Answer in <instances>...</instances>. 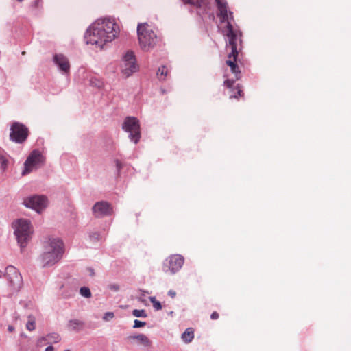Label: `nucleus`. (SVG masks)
I'll use <instances>...</instances> for the list:
<instances>
[{"label": "nucleus", "instance_id": "nucleus-1", "mask_svg": "<svg viewBox=\"0 0 351 351\" xmlns=\"http://www.w3.org/2000/svg\"><path fill=\"white\" fill-rule=\"evenodd\" d=\"M119 32V25L110 19H98L87 29L85 40L87 44L102 48L106 43L112 41Z\"/></svg>", "mask_w": 351, "mask_h": 351}, {"label": "nucleus", "instance_id": "nucleus-2", "mask_svg": "<svg viewBox=\"0 0 351 351\" xmlns=\"http://www.w3.org/2000/svg\"><path fill=\"white\" fill-rule=\"evenodd\" d=\"M226 35L228 38L226 49L227 51H230L226 62L230 67L232 73L235 75L236 80H238L240 71L237 64V58L239 53L238 47L241 43L242 34L239 30L234 29L232 24L228 22L226 28Z\"/></svg>", "mask_w": 351, "mask_h": 351}, {"label": "nucleus", "instance_id": "nucleus-3", "mask_svg": "<svg viewBox=\"0 0 351 351\" xmlns=\"http://www.w3.org/2000/svg\"><path fill=\"white\" fill-rule=\"evenodd\" d=\"M64 254L63 243L58 239H49L39 258L42 267H50L58 263Z\"/></svg>", "mask_w": 351, "mask_h": 351}, {"label": "nucleus", "instance_id": "nucleus-4", "mask_svg": "<svg viewBox=\"0 0 351 351\" xmlns=\"http://www.w3.org/2000/svg\"><path fill=\"white\" fill-rule=\"evenodd\" d=\"M138 38L141 48L149 51L158 43V37L147 23L138 24L137 27Z\"/></svg>", "mask_w": 351, "mask_h": 351}, {"label": "nucleus", "instance_id": "nucleus-5", "mask_svg": "<svg viewBox=\"0 0 351 351\" xmlns=\"http://www.w3.org/2000/svg\"><path fill=\"white\" fill-rule=\"evenodd\" d=\"M13 226L18 243L21 248L25 247L33 232L30 221L27 219H20L13 223Z\"/></svg>", "mask_w": 351, "mask_h": 351}, {"label": "nucleus", "instance_id": "nucleus-6", "mask_svg": "<svg viewBox=\"0 0 351 351\" xmlns=\"http://www.w3.org/2000/svg\"><path fill=\"white\" fill-rule=\"evenodd\" d=\"M45 158L38 150H34L27 157L24 164V170L22 172L23 176H25L43 165Z\"/></svg>", "mask_w": 351, "mask_h": 351}, {"label": "nucleus", "instance_id": "nucleus-7", "mask_svg": "<svg viewBox=\"0 0 351 351\" xmlns=\"http://www.w3.org/2000/svg\"><path fill=\"white\" fill-rule=\"evenodd\" d=\"M123 130L130 133V138L134 143H137L141 138L140 125L138 120L133 117H127L122 125Z\"/></svg>", "mask_w": 351, "mask_h": 351}, {"label": "nucleus", "instance_id": "nucleus-8", "mask_svg": "<svg viewBox=\"0 0 351 351\" xmlns=\"http://www.w3.org/2000/svg\"><path fill=\"white\" fill-rule=\"evenodd\" d=\"M29 135L28 128L19 122H14L10 128V138L11 141L23 143L26 141Z\"/></svg>", "mask_w": 351, "mask_h": 351}, {"label": "nucleus", "instance_id": "nucleus-9", "mask_svg": "<svg viewBox=\"0 0 351 351\" xmlns=\"http://www.w3.org/2000/svg\"><path fill=\"white\" fill-rule=\"evenodd\" d=\"M23 204L37 213H41L47 206V198L45 195H33L23 199Z\"/></svg>", "mask_w": 351, "mask_h": 351}, {"label": "nucleus", "instance_id": "nucleus-10", "mask_svg": "<svg viewBox=\"0 0 351 351\" xmlns=\"http://www.w3.org/2000/svg\"><path fill=\"white\" fill-rule=\"evenodd\" d=\"M10 285L14 291H19L23 285V279L18 269L12 265L5 269V274Z\"/></svg>", "mask_w": 351, "mask_h": 351}, {"label": "nucleus", "instance_id": "nucleus-11", "mask_svg": "<svg viewBox=\"0 0 351 351\" xmlns=\"http://www.w3.org/2000/svg\"><path fill=\"white\" fill-rule=\"evenodd\" d=\"M184 258L179 254L169 256L163 263V271L166 273L170 271L171 274L176 273L182 267Z\"/></svg>", "mask_w": 351, "mask_h": 351}, {"label": "nucleus", "instance_id": "nucleus-12", "mask_svg": "<svg viewBox=\"0 0 351 351\" xmlns=\"http://www.w3.org/2000/svg\"><path fill=\"white\" fill-rule=\"evenodd\" d=\"M138 66L136 63V58L132 51H128L123 58L121 71L126 76L129 77L136 72Z\"/></svg>", "mask_w": 351, "mask_h": 351}, {"label": "nucleus", "instance_id": "nucleus-13", "mask_svg": "<svg viewBox=\"0 0 351 351\" xmlns=\"http://www.w3.org/2000/svg\"><path fill=\"white\" fill-rule=\"evenodd\" d=\"M93 215L96 217H103L105 216L111 215L113 213V209L111 205L105 201L97 202L93 207Z\"/></svg>", "mask_w": 351, "mask_h": 351}, {"label": "nucleus", "instance_id": "nucleus-14", "mask_svg": "<svg viewBox=\"0 0 351 351\" xmlns=\"http://www.w3.org/2000/svg\"><path fill=\"white\" fill-rule=\"evenodd\" d=\"M53 61L63 73L67 74L69 73L70 63L64 55L61 53L56 54L53 56Z\"/></svg>", "mask_w": 351, "mask_h": 351}, {"label": "nucleus", "instance_id": "nucleus-15", "mask_svg": "<svg viewBox=\"0 0 351 351\" xmlns=\"http://www.w3.org/2000/svg\"><path fill=\"white\" fill-rule=\"evenodd\" d=\"M218 10L219 12V16L221 17L222 21H227L228 23L229 19H232V13L228 11V4L224 0H215ZM229 23H230L229 21Z\"/></svg>", "mask_w": 351, "mask_h": 351}, {"label": "nucleus", "instance_id": "nucleus-16", "mask_svg": "<svg viewBox=\"0 0 351 351\" xmlns=\"http://www.w3.org/2000/svg\"><path fill=\"white\" fill-rule=\"evenodd\" d=\"M127 339L131 343H135L138 345H141L146 348L149 347L152 344V341L144 334L128 336Z\"/></svg>", "mask_w": 351, "mask_h": 351}, {"label": "nucleus", "instance_id": "nucleus-17", "mask_svg": "<svg viewBox=\"0 0 351 351\" xmlns=\"http://www.w3.org/2000/svg\"><path fill=\"white\" fill-rule=\"evenodd\" d=\"M224 86L230 90V98H237L238 96L242 95V90L239 84H237V86H234V80H231L227 79L224 81Z\"/></svg>", "mask_w": 351, "mask_h": 351}, {"label": "nucleus", "instance_id": "nucleus-18", "mask_svg": "<svg viewBox=\"0 0 351 351\" xmlns=\"http://www.w3.org/2000/svg\"><path fill=\"white\" fill-rule=\"evenodd\" d=\"M60 341V337L57 333L49 334L45 337H42L38 340V346L43 344L56 343Z\"/></svg>", "mask_w": 351, "mask_h": 351}, {"label": "nucleus", "instance_id": "nucleus-19", "mask_svg": "<svg viewBox=\"0 0 351 351\" xmlns=\"http://www.w3.org/2000/svg\"><path fill=\"white\" fill-rule=\"evenodd\" d=\"M84 322L78 319L70 320L68 324V327L71 330L78 331L84 327Z\"/></svg>", "mask_w": 351, "mask_h": 351}, {"label": "nucleus", "instance_id": "nucleus-20", "mask_svg": "<svg viewBox=\"0 0 351 351\" xmlns=\"http://www.w3.org/2000/svg\"><path fill=\"white\" fill-rule=\"evenodd\" d=\"M194 338V330L188 328L182 335V339L185 343H190Z\"/></svg>", "mask_w": 351, "mask_h": 351}, {"label": "nucleus", "instance_id": "nucleus-21", "mask_svg": "<svg viewBox=\"0 0 351 351\" xmlns=\"http://www.w3.org/2000/svg\"><path fill=\"white\" fill-rule=\"evenodd\" d=\"M168 74H169V69L166 66H162L159 67L158 69L157 73H156L157 77L160 81L165 80Z\"/></svg>", "mask_w": 351, "mask_h": 351}, {"label": "nucleus", "instance_id": "nucleus-22", "mask_svg": "<svg viewBox=\"0 0 351 351\" xmlns=\"http://www.w3.org/2000/svg\"><path fill=\"white\" fill-rule=\"evenodd\" d=\"M35 325H36V322H35L34 317L31 316V315L29 316L28 321L26 324V328L29 331H32L35 329Z\"/></svg>", "mask_w": 351, "mask_h": 351}, {"label": "nucleus", "instance_id": "nucleus-23", "mask_svg": "<svg viewBox=\"0 0 351 351\" xmlns=\"http://www.w3.org/2000/svg\"><path fill=\"white\" fill-rule=\"evenodd\" d=\"M149 300L152 302L154 308L156 311H159L162 309V305L159 301H158L155 297H149Z\"/></svg>", "mask_w": 351, "mask_h": 351}, {"label": "nucleus", "instance_id": "nucleus-24", "mask_svg": "<svg viewBox=\"0 0 351 351\" xmlns=\"http://www.w3.org/2000/svg\"><path fill=\"white\" fill-rule=\"evenodd\" d=\"M80 293L84 298H89L91 297V292L88 287H82L80 289Z\"/></svg>", "mask_w": 351, "mask_h": 351}, {"label": "nucleus", "instance_id": "nucleus-25", "mask_svg": "<svg viewBox=\"0 0 351 351\" xmlns=\"http://www.w3.org/2000/svg\"><path fill=\"white\" fill-rule=\"evenodd\" d=\"M132 315L136 317H147L145 311L143 309H141V310L134 309L132 311Z\"/></svg>", "mask_w": 351, "mask_h": 351}, {"label": "nucleus", "instance_id": "nucleus-26", "mask_svg": "<svg viewBox=\"0 0 351 351\" xmlns=\"http://www.w3.org/2000/svg\"><path fill=\"white\" fill-rule=\"evenodd\" d=\"M43 5V0H34V2L32 3V7L34 9H39L42 8Z\"/></svg>", "mask_w": 351, "mask_h": 351}, {"label": "nucleus", "instance_id": "nucleus-27", "mask_svg": "<svg viewBox=\"0 0 351 351\" xmlns=\"http://www.w3.org/2000/svg\"><path fill=\"white\" fill-rule=\"evenodd\" d=\"M0 163L3 169H5L8 166V160L3 156H0Z\"/></svg>", "mask_w": 351, "mask_h": 351}, {"label": "nucleus", "instance_id": "nucleus-28", "mask_svg": "<svg viewBox=\"0 0 351 351\" xmlns=\"http://www.w3.org/2000/svg\"><path fill=\"white\" fill-rule=\"evenodd\" d=\"M145 325H146V322H142V321H140L138 319H135L134 322L133 328H141V327L145 326Z\"/></svg>", "mask_w": 351, "mask_h": 351}, {"label": "nucleus", "instance_id": "nucleus-29", "mask_svg": "<svg viewBox=\"0 0 351 351\" xmlns=\"http://www.w3.org/2000/svg\"><path fill=\"white\" fill-rule=\"evenodd\" d=\"M204 0H189V2L191 4L196 5L197 7H200L202 4L204 3Z\"/></svg>", "mask_w": 351, "mask_h": 351}, {"label": "nucleus", "instance_id": "nucleus-30", "mask_svg": "<svg viewBox=\"0 0 351 351\" xmlns=\"http://www.w3.org/2000/svg\"><path fill=\"white\" fill-rule=\"evenodd\" d=\"M113 317H114V313L112 312H108V313H105L103 319L105 321H108L110 319H112Z\"/></svg>", "mask_w": 351, "mask_h": 351}, {"label": "nucleus", "instance_id": "nucleus-31", "mask_svg": "<svg viewBox=\"0 0 351 351\" xmlns=\"http://www.w3.org/2000/svg\"><path fill=\"white\" fill-rule=\"evenodd\" d=\"M219 317V315L217 312L216 311H214L211 315H210V318L213 320H215V319H217Z\"/></svg>", "mask_w": 351, "mask_h": 351}, {"label": "nucleus", "instance_id": "nucleus-32", "mask_svg": "<svg viewBox=\"0 0 351 351\" xmlns=\"http://www.w3.org/2000/svg\"><path fill=\"white\" fill-rule=\"evenodd\" d=\"M168 295L172 298H174L176 296V292L174 290H169L168 291Z\"/></svg>", "mask_w": 351, "mask_h": 351}, {"label": "nucleus", "instance_id": "nucleus-33", "mask_svg": "<svg viewBox=\"0 0 351 351\" xmlns=\"http://www.w3.org/2000/svg\"><path fill=\"white\" fill-rule=\"evenodd\" d=\"M45 351H54V348L52 346H49L46 348Z\"/></svg>", "mask_w": 351, "mask_h": 351}, {"label": "nucleus", "instance_id": "nucleus-34", "mask_svg": "<svg viewBox=\"0 0 351 351\" xmlns=\"http://www.w3.org/2000/svg\"><path fill=\"white\" fill-rule=\"evenodd\" d=\"M8 329L9 332H13L14 330V328L12 326H9Z\"/></svg>", "mask_w": 351, "mask_h": 351}, {"label": "nucleus", "instance_id": "nucleus-35", "mask_svg": "<svg viewBox=\"0 0 351 351\" xmlns=\"http://www.w3.org/2000/svg\"><path fill=\"white\" fill-rule=\"evenodd\" d=\"M160 91L162 94H165L167 93V91L163 88H161Z\"/></svg>", "mask_w": 351, "mask_h": 351}, {"label": "nucleus", "instance_id": "nucleus-36", "mask_svg": "<svg viewBox=\"0 0 351 351\" xmlns=\"http://www.w3.org/2000/svg\"><path fill=\"white\" fill-rule=\"evenodd\" d=\"M117 167H118L119 169H121V164L119 163V162H117Z\"/></svg>", "mask_w": 351, "mask_h": 351}, {"label": "nucleus", "instance_id": "nucleus-37", "mask_svg": "<svg viewBox=\"0 0 351 351\" xmlns=\"http://www.w3.org/2000/svg\"><path fill=\"white\" fill-rule=\"evenodd\" d=\"M113 289H114V290H118V289H119V288H118V287H117V286H113Z\"/></svg>", "mask_w": 351, "mask_h": 351}, {"label": "nucleus", "instance_id": "nucleus-38", "mask_svg": "<svg viewBox=\"0 0 351 351\" xmlns=\"http://www.w3.org/2000/svg\"><path fill=\"white\" fill-rule=\"evenodd\" d=\"M16 1H19V2H22V1H23L24 0H16Z\"/></svg>", "mask_w": 351, "mask_h": 351}, {"label": "nucleus", "instance_id": "nucleus-39", "mask_svg": "<svg viewBox=\"0 0 351 351\" xmlns=\"http://www.w3.org/2000/svg\"><path fill=\"white\" fill-rule=\"evenodd\" d=\"M1 274H2V272H1V271L0 270V278L1 277Z\"/></svg>", "mask_w": 351, "mask_h": 351}, {"label": "nucleus", "instance_id": "nucleus-40", "mask_svg": "<svg viewBox=\"0 0 351 351\" xmlns=\"http://www.w3.org/2000/svg\"><path fill=\"white\" fill-rule=\"evenodd\" d=\"M64 351H70V350H64Z\"/></svg>", "mask_w": 351, "mask_h": 351}]
</instances>
